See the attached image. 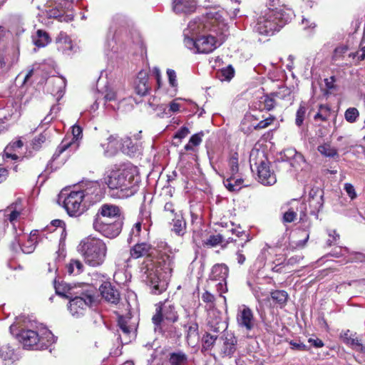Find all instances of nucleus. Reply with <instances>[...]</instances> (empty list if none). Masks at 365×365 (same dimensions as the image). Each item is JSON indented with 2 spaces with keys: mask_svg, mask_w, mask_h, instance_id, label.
I'll use <instances>...</instances> for the list:
<instances>
[{
  "mask_svg": "<svg viewBox=\"0 0 365 365\" xmlns=\"http://www.w3.org/2000/svg\"><path fill=\"white\" fill-rule=\"evenodd\" d=\"M25 237H26V235L23 231L18 232L14 228V238L9 244V250L12 256L14 257L21 252V242L25 240Z\"/></svg>",
  "mask_w": 365,
  "mask_h": 365,
  "instance_id": "a878e982",
  "label": "nucleus"
},
{
  "mask_svg": "<svg viewBox=\"0 0 365 365\" xmlns=\"http://www.w3.org/2000/svg\"><path fill=\"white\" fill-rule=\"evenodd\" d=\"M173 10L176 13H192L196 9V0H173Z\"/></svg>",
  "mask_w": 365,
  "mask_h": 365,
  "instance_id": "393cba45",
  "label": "nucleus"
},
{
  "mask_svg": "<svg viewBox=\"0 0 365 365\" xmlns=\"http://www.w3.org/2000/svg\"><path fill=\"white\" fill-rule=\"evenodd\" d=\"M155 312L152 317L155 329L163 331V323L167 322L174 324L179 320V314L173 300L166 299L155 304Z\"/></svg>",
  "mask_w": 365,
  "mask_h": 365,
  "instance_id": "0eeeda50",
  "label": "nucleus"
},
{
  "mask_svg": "<svg viewBox=\"0 0 365 365\" xmlns=\"http://www.w3.org/2000/svg\"><path fill=\"white\" fill-rule=\"evenodd\" d=\"M83 130L81 126L74 125L72 127L73 138L71 140L68 141L63 139L57 147L53 155V160H56L63 153L68 151V154L75 152L79 147L78 139L82 136Z\"/></svg>",
  "mask_w": 365,
  "mask_h": 365,
  "instance_id": "4468645a",
  "label": "nucleus"
},
{
  "mask_svg": "<svg viewBox=\"0 0 365 365\" xmlns=\"http://www.w3.org/2000/svg\"><path fill=\"white\" fill-rule=\"evenodd\" d=\"M190 133L189 129L185 127H181L175 134L174 138H178L180 140L184 138H185Z\"/></svg>",
  "mask_w": 365,
  "mask_h": 365,
  "instance_id": "774afa93",
  "label": "nucleus"
},
{
  "mask_svg": "<svg viewBox=\"0 0 365 365\" xmlns=\"http://www.w3.org/2000/svg\"><path fill=\"white\" fill-rule=\"evenodd\" d=\"M186 43L187 46L195 47L197 52L200 53H211L217 47L216 38L212 34L200 35L195 39L188 38Z\"/></svg>",
  "mask_w": 365,
  "mask_h": 365,
  "instance_id": "f8f14e48",
  "label": "nucleus"
},
{
  "mask_svg": "<svg viewBox=\"0 0 365 365\" xmlns=\"http://www.w3.org/2000/svg\"><path fill=\"white\" fill-rule=\"evenodd\" d=\"M47 78L48 73L45 71L43 67L38 63H36L34 81H38V82L44 81L47 79Z\"/></svg>",
  "mask_w": 365,
  "mask_h": 365,
  "instance_id": "37998d69",
  "label": "nucleus"
},
{
  "mask_svg": "<svg viewBox=\"0 0 365 365\" xmlns=\"http://www.w3.org/2000/svg\"><path fill=\"white\" fill-rule=\"evenodd\" d=\"M166 359L170 365H187L188 364L187 354L180 349L168 352Z\"/></svg>",
  "mask_w": 365,
  "mask_h": 365,
  "instance_id": "b1692460",
  "label": "nucleus"
},
{
  "mask_svg": "<svg viewBox=\"0 0 365 365\" xmlns=\"http://www.w3.org/2000/svg\"><path fill=\"white\" fill-rule=\"evenodd\" d=\"M237 322L240 327L245 329L247 331L252 330L255 326V320L251 309L245 306L242 310L239 311Z\"/></svg>",
  "mask_w": 365,
  "mask_h": 365,
  "instance_id": "4be33fe9",
  "label": "nucleus"
},
{
  "mask_svg": "<svg viewBox=\"0 0 365 365\" xmlns=\"http://www.w3.org/2000/svg\"><path fill=\"white\" fill-rule=\"evenodd\" d=\"M103 217L113 220H125L122 208L111 203L103 204L98 210L93 220H98L100 218V220L104 221L106 219Z\"/></svg>",
  "mask_w": 365,
  "mask_h": 365,
  "instance_id": "2eb2a0df",
  "label": "nucleus"
},
{
  "mask_svg": "<svg viewBox=\"0 0 365 365\" xmlns=\"http://www.w3.org/2000/svg\"><path fill=\"white\" fill-rule=\"evenodd\" d=\"M167 74L168 77V81L172 87H176L178 86L176 79V73L174 70L168 68L167 70Z\"/></svg>",
  "mask_w": 365,
  "mask_h": 365,
  "instance_id": "69168bd1",
  "label": "nucleus"
},
{
  "mask_svg": "<svg viewBox=\"0 0 365 365\" xmlns=\"http://www.w3.org/2000/svg\"><path fill=\"white\" fill-rule=\"evenodd\" d=\"M276 118L272 115H269V117L266 118L264 120H260L255 126V130H261L267 128L270 125H272L274 121L275 120Z\"/></svg>",
  "mask_w": 365,
  "mask_h": 365,
  "instance_id": "603ef678",
  "label": "nucleus"
},
{
  "mask_svg": "<svg viewBox=\"0 0 365 365\" xmlns=\"http://www.w3.org/2000/svg\"><path fill=\"white\" fill-rule=\"evenodd\" d=\"M204 135V133L202 131L201 132H199L197 133H195L194 135H192L190 140H189V142L194 146H197L199 145L201 142H202V137Z\"/></svg>",
  "mask_w": 365,
  "mask_h": 365,
  "instance_id": "0e129e2a",
  "label": "nucleus"
},
{
  "mask_svg": "<svg viewBox=\"0 0 365 365\" xmlns=\"http://www.w3.org/2000/svg\"><path fill=\"white\" fill-rule=\"evenodd\" d=\"M130 258H145L165 273L173 271V257L166 244L161 243L155 247L145 241L138 242L130 248Z\"/></svg>",
  "mask_w": 365,
  "mask_h": 365,
  "instance_id": "f257e3e1",
  "label": "nucleus"
},
{
  "mask_svg": "<svg viewBox=\"0 0 365 365\" xmlns=\"http://www.w3.org/2000/svg\"><path fill=\"white\" fill-rule=\"evenodd\" d=\"M329 238L327 241V244L328 246L335 245L339 240V235L337 234L335 230L329 231Z\"/></svg>",
  "mask_w": 365,
  "mask_h": 365,
  "instance_id": "e2e57ef3",
  "label": "nucleus"
},
{
  "mask_svg": "<svg viewBox=\"0 0 365 365\" xmlns=\"http://www.w3.org/2000/svg\"><path fill=\"white\" fill-rule=\"evenodd\" d=\"M347 344L352 346L356 350L365 352V346H364L358 338L351 337L348 339Z\"/></svg>",
  "mask_w": 365,
  "mask_h": 365,
  "instance_id": "6e6d98bb",
  "label": "nucleus"
},
{
  "mask_svg": "<svg viewBox=\"0 0 365 365\" xmlns=\"http://www.w3.org/2000/svg\"><path fill=\"white\" fill-rule=\"evenodd\" d=\"M293 95L286 86L279 87L278 90L265 93L259 98L258 109L260 111H270L277 106H287L293 103Z\"/></svg>",
  "mask_w": 365,
  "mask_h": 365,
  "instance_id": "423d86ee",
  "label": "nucleus"
},
{
  "mask_svg": "<svg viewBox=\"0 0 365 365\" xmlns=\"http://www.w3.org/2000/svg\"><path fill=\"white\" fill-rule=\"evenodd\" d=\"M125 220H113L110 223L100 220H93V229L103 237L113 239L118 237L122 232Z\"/></svg>",
  "mask_w": 365,
  "mask_h": 365,
  "instance_id": "9b49d317",
  "label": "nucleus"
},
{
  "mask_svg": "<svg viewBox=\"0 0 365 365\" xmlns=\"http://www.w3.org/2000/svg\"><path fill=\"white\" fill-rule=\"evenodd\" d=\"M19 55L14 48H6L0 52V74L6 73L18 61Z\"/></svg>",
  "mask_w": 365,
  "mask_h": 365,
  "instance_id": "f3484780",
  "label": "nucleus"
},
{
  "mask_svg": "<svg viewBox=\"0 0 365 365\" xmlns=\"http://www.w3.org/2000/svg\"><path fill=\"white\" fill-rule=\"evenodd\" d=\"M219 73L222 78V80L229 81L235 76V69L231 65H229L227 67L222 68Z\"/></svg>",
  "mask_w": 365,
  "mask_h": 365,
  "instance_id": "de8ad7c7",
  "label": "nucleus"
},
{
  "mask_svg": "<svg viewBox=\"0 0 365 365\" xmlns=\"http://www.w3.org/2000/svg\"><path fill=\"white\" fill-rule=\"evenodd\" d=\"M359 116V112L356 108H349L344 113V118L349 123H354Z\"/></svg>",
  "mask_w": 365,
  "mask_h": 365,
  "instance_id": "a18cd8bd",
  "label": "nucleus"
},
{
  "mask_svg": "<svg viewBox=\"0 0 365 365\" xmlns=\"http://www.w3.org/2000/svg\"><path fill=\"white\" fill-rule=\"evenodd\" d=\"M236 175H232L223 180L225 187L230 192H238L243 187L247 185H244V180L242 178H236Z\"/></svg>",
  "mask_w": 365,
  "mask_h": 365,
  "instance_id": "bb28decb",
  "label": "nucleus"
},
{
  "mask_svg": "<svg viewBox=\"0 0 365 365\" xmlns=\"http://www.w3.org/2000/svg\"><path fill=\"white\" fill-rule=\"evenodd\" d=\"M135 175L131 169L112 170L104 178V182L113 191L112 195L119 199L133 196L136 192Z\"/></svg>",
  "mask_w": 365,
  "mask_h": 365,
  "instance_id": "f03ea898",
  "label": "nucleus"
},
{
  "mask_svg": "<svg viewBox=\"0 0 365 365\" xmlns=\"http://www.w3.org/2000/svg\"><path fill=\"white\" fill-rule=\"evenodd\" d=\"M228 164L231 174H237L239 172V154L237 152H234L231 154L228 160Z\"/></svg>",
  "mask_w": 365,
  "mask_h": 365,
  "instance_id": "ea45409f",
  "label": "nucleus"
},
{
  "mask_svg": "<svg viewBox=\"0 0 365 365\" xmlns=\"http://www.w3.org/2000/svg\"><path fill=\"white\" fill-rule=\"evenodd\" d=\"M348 48L346 46H340L335 48L334 55H333V59L335 61L341 59L344 54L347 51Z\"/></svg>",
  "mask_w": 365,
  "mask_h": 365,
  "instance_id": "052dcab7",
  "label": "nucleus"
},
{
  "mask_svg": "<svg viewBox=\"0 0 365 365\" xmlns=\"http://www.w3.org/2000/svg\"><path fill=\"white\" fill-rule=\"evenodd\" d=\"M164 212L166 213L167 216L170 218H174L175 216H178L179 215L175 212V205L172 202H168L165 204L164 206Z\"/></svg>",
  "mask_w": 365,
  "mask_h": 365,
  "instance_id": "5fc2aeb1",
  "label": "nucleus"
},
{
  "mask_svg": "<svg viewBox=\"0 0 365 365\" xmlns=\"http://www.w3.org/2000/svg\"><path fill=\"white\" fill-rule=\"evenodd\" d=\"M142 230V222H138L134 224L130 233V237L128 238V242L130 244L133 241V237H139Z\"/></svg>",
  "mask_w": 365,
  "mask_h": 365,
  "instance_id": "09e8293b",
  "label": "nucleus"
},
{
  "mask_svg": "<svg viewBox=\"0 0 365 365\" xmlns=\"http://www.w3.org/2000/svg\"><path fill=\"white\" fill-rule=\"evenodd\" d=\"M216 19H206L205 22L200 23L198 25L199 30L212 31L217 33L219 29V24H215Z\"/></svg>",
  "mask_w": 365,
  "mask_h": 365,
  "instance_id": "58836bf2",
  "label": "nucleus"
},
{
  "mask_svg": "<svg viewBox=\"0 0 365 365\" xmlns=\"http://www.w3.org/2000/svg\"><path fill=\"white\" fill-rule=\"evenodd\" d=\"M118 326L125 335H129L130 333V328L128 325V322L126 319L123 315H119L118 317Z\"/></svg>",
  "mask_w": 365,
  "mask_h": 365,
  "instance_id": "3c124183",
  "label": "nucleus"
},
{
  "mask_svg": "<svg viewBox=\"0 0 365 365\" xmlns=\"http://www.w3.org/2000/svg\"><path fill=\"white\" fill-rule=\"evenodd\" d=\"M78 252L87 265L97 267L104 264L108 247L102 239L88 236L81 241Z\"/></svg>",
  "mask_w": 365,
  "mask_h": 365,
  "instance_id": "7ed1b4c3",
  "label": "nucleus"
},
{
  "mask_svg": "<svg viewBox=\"0 0 365 365\" xmlns=\"http://www.w3.org/2000/svg\"><path fill=\"white\" fill-rule=\"evenodd\" d=\"M330 109L328 106L320 105L318 113L314 115L315 120H321L325 121L329 116Z\"/></svg>",
  "mask_w": 365,
  "mask_h": 365,
  "instance_id": "49530a36",
  "label": "nucleus"
},
{
  "mask_svg": "<svg viewBox=\"0 0 365 365\" xmlns=\"http://www.w3.org/2000/svg\"><path fill=\"white\" fill-rule=\"evenodd\" d=\"M53 334L44 329L41 334L31 329H22L18 334V339L24 347L36 350L48 349L54 341Z\"/></svg>",
  "mask_w": 365,
  "mask_h": 365,
  "instance_id": "39448f33",
  "label": "nucleus"
},
{
  "mask_svg": "<svg viewBox=\"0 0 365 365\" xmlns=\"http://www.w3.org/2000/svg\"><path fill=\"white\" fill-rule=\"evenodd\" d=\"M288 21L289 17H281L273 11H267L258 18L255 30L260 35L271 36L279 31Z\"/></svg>",
  "mask_w": 365,
  "mask_h": 365,
  "instance_id": "1a4fd4ad",
  "label": "nucleus"
},
{
  "mask_svg": "<svg viewBox=\"0 0 365 365\" xmlns=\"http://www.w3.org/2000/svg\"><path fill=\"white\" fill-rule=\"evenodd\" d=\"M218 339L217 336L206 332L202 338V349L205 350L210 349L214 346L215 341H218Z\"/></svg>",
  "mask_w": 365,
  "mask_h": 365,
  "instance_id": "4c0bfd02",
  "label": "nucleus"
},
{
  "mask_svg": "<svg viewBox=\"0 0 365 365\" xmlns=\"http://www.w3.org/2000/svg\"><path fill=\"white\" fill-rule=\"evenodd\" d=\"M250 164L252 171H256L259 182L264 185H271L276 182V175L270 169V163L263 151L252 150L250 155Z\"/></svg>",
  "mask_w": 365,
  "mask_h": 365,
  "instance_id": "20e7f679",
  "label": "nucleus"
},
{
  "mask_svg": "<svg viewBox=\"0 0 365 365\" xmlns=\"http://www.w3.org/2000/svg\"><path fill=\"white\" fill-rule=\"evenodd\" d=\"M83 194V198L86 203H96L103 198V194L100 185L96 182H90L86 185V187L78 190Z\"/></svg>",
  "mask_w": 365,
  "mask_h": 365,
  "instance_id": "a211bd4d",
  "label": "nucleus"
},
{
  "mask_svg": "<svg viewBox=\"0 0 365 365\" xmlns=\"http://www.w3.org/2000/svg\"><path fill=\"white\" fill-rule=\"evenodd\" d=\"M173 229L172 230L178 236H183L185 233L186 223L183 217L180 215L172 219Z\"/></svg>",
  "mask_w": 365,
  "mask_h": 365,
  "instance_id": "2f4dec72",
  "label": "nucleus"
},
{
  "mask_svg": "<svg viewBox=\"0 0 365 365\" xmlns=\"http://www.w3.org/2000/svg\"><path fill=\"white\" fill-rule=\"evenodd\" d=\"M64 14L65 10L62 6H59L53 7L47 11V15L49 19H57L60 21H62L61 18L63 17Z\"/></svg>",
  "mask_w": 365,
  "mask_h": 365,
  "instance_id": "79ce46f5",
  "label": "nucleus"
},
{
  "mask_svg": "<svg viewBox=\"0 0 365 365\" xmlns=\"http://www.w3.org/2000/svg\"><path fill=\"white\" fill-rule=\"evenodd\" d=\"M10 171L8 168L0 165V184L6 182L9 177Z\"/></svg>",
  "mask_w": 365,
  "mask_h": 365,
  "instance_id": "338daca9",
  "label": "nucleus"
},
{
  "mask_svg": "<svg viewBox=\"0 0 365 365\" xmlns=\"http://www.w3.org/2000/svg\"><path fill=\"white\" fill-rule=\"evenodd\" d=\"M146 280L153 294L159 295L168 288V282L160 279L156 271L153 269H148Z\"/></svg>",
  "mask_w": 365,
  "mask_h": 365,
  "instance_id": "aec40b11",
  "label": "nucleus"
},
{
  "mask_svg": "<svg viewBox=\"0 0 365 365\" xmlns=\"http://www.w3.org/2000/svg\"><path fill=\"white\" fill-rule=\"evenodd\" d=\"M39 241H41V237L38 230H31L29 235H26V237L21 242V252L24 254L32 253Z\"/></svg>",
  "mask_w": 365,
  "mask_h": 365,
  "instance_id": "5701e85b",
  "label": "nucleus"
},
{
  "mask_svg": "<svg viewBox=\"0 0 365 365\" xmlns=\"http://www.w3.org/2000/svg\"><path fill=\"white\" fill-rule=\"evenodd\" d=\"M296 218V213L292 208L289 209L284 212L282 217L283 223H289L294 221Z\"/></svg>",
  "mask_w": 365,
  "mask_h": 365,
  "instance_id": "bf43d9fd",
  "label": "nucleus"
},
{
  "mask_svg": "<svg viewBox=\"0 0 365 365\" xmlns=\"http://www.w3.org/2000/svg\"><path fill=\"white\" fill-rule=\"evenodd\" d=\"M24 146V142L21 139H17L10 142L4 148V150L9 152H16L18 150L21 149Z\"/></svg>",
  "mask_w": 365,
  "mask_h": 365,
  "instance_id": "8fccbe9b",
  "label": "nucleus"
},
{
  "mask_svg": "<svg viewBox=\"0 0 365 365\" xmlns=\"http://www.w3.org/2000/svg\"><path fill=\"white\" fill-rule=\"evenodd\" d=\"M63 207L71 217H78L88 210L83 194L78 190H72L67 195L63 200Z\"/></svg>",
  "mask_w": 365,
  "mask_h": 365,
  "instance_id": "9d476101",
  "label": "nucleus"
},
{
  "mask_svg": "<svg viewBox=\"0 0 365 365\" xmlns=\"http://www.w3.org/2000/svg\"><path fill=\"white\" fill-rule=\"evenodd\" d=\"M268 11H273L281 17H289L284 11V5L281 0H268Z\"/></svg>",
  "mask_w": 365,
  "mask_h": 365,
  "instance_id": "473e14b6",
  "label": "nucleus"
},
{
  "mask_svg": "<svg viewBox=\"0 0 365 365\" xmlns=\"http://www.w3.org/2000/svg\"><path fill=\"white\" fill-rule=\"evenodd\" d=\"M77 294L75 293L69 299L68 309L73 317H79L85 314L88 307L98 303V297L93 290H86Z\"/></svg>",
  "mask_w": 365,
  "mask_h": 365,
  "instance_id": "6e6552de",
  "label": "nucleus"
},
{
  "mask_svg": "<svg viewBox=\"0 0 365 365\" xmlns=\"http://www.w3.org/2000/svg\"><path fill=\"white\" fill-rule=\"evenodd\" d=\"M130 144H132L130 138H128L126 140H125L122 144L123 152L127 153L128 155L133 153L135 151V148L132 145L130 148Z\"/></svg>",
  "mask_w": 365,
  "mask_h": 365,
  "instance_id": "680f3d73",
  "label": "nucleus"
},
{
  "mask_svg": "<svg viewBox=\"0 0 365 365\" xmlns=\"http://www.w3.org/2000/svg\"><path fill=\"white\" fill-rule=\"evenodd\" d=\"M135 92L139 96H145L151 91L149 75L146 71L141 70L137 75L134 83Z\"/></svg>",
  "mask_w": 365,
  "mask_h": 365,
  "instance_id": "412c9836",
  "label": "nucleus"
},
{
  "mask_svg": "<svg viewBox=\"0 0 365 365\" xmlns=\"http://www.w3.org/2000/svg\"><path fill=\"white\" fill-rule=\"evenodd\" d=\"M24 207L23 205V200L21 198L16 200L14 202L11 204L8 207L7 210L18 211L19 213H23Z\"/></svg>",
  "mask_w": 365,
  "mask_h": 365,
  "instance_id": "4d7b16f0",
  "label": "nucleus"
},
{
  "mask_svg": "<svg viewBox=\"0 0 365 365\" xmlns=\"http://www.w3.org/2000/svg\"><path fill=\"white\" fill-rule=\"evenodd\" d=\"M269 299L274 305L282 307L287 302L288 294L284 290H274L271 292Z\"/></svg>",
  "mask_w": 365,
  "mask_h": 365,
  "instance_id": "c85d7f7f",
  "label": "nucleus"
},
{
  "mask_svg": "<svg viewBox=\"0 0 365 365\" xmlns=\"http://www.w3.org/2000/svg\"><path fill=\"white\" fill-rule=\"evenodd\" d=\"M51 41L49 34L42 29L37 30L36 36L33 38L34 44L38 48L45 47Z\"/></svg>",
  "mask_w": 365,
  "mask_h": 365,
  "instance_id": "c756f323",
  "label": "nucleus"
},
{
  "mask_svg": "<svg viewBox=\"0 0 365 365\" xmlns=\"http://www.w3.org/2000/svg\"><path fill=\"white\" fill-rule=\"evenodd\" d=\"M229 274V268L224 263L215 264L212 266L209 279L212 281H219L217 289L221 290V293L224 292L223 287H226V279Z\"/></svg>",
  "mask_w": 365,
  "mask_h": 365,
  "instance_id": "6ab92c4d",
  "label": "nucleus"
},
{
  "mask_svg": "<svg viewBox=\"0 0 365 365\" xmlns=\"http://www.w3.org/2000/svg\"><path fill=\"white\" fill-rule=\"evenodd\" d=\"M54 288L56 293L66 299H69L75 294L73 292L72 287L66 282H59L56 280L54 281Z\"/></svg>",
  "mask_w": 365,
  "mask_h": 365,
  "instance_id": "cd10ccee",
  "label": "nucleus"
},
{
  "mask_svg": "<svg viewBox=\"0 0 365 365\" xmlns=\"http://www.w3.org/2000/svg\"><path fill=\"white\" fill-rule=\"evenodd\" d=\"M296 156L297 150L295 148H287L284 150L282 158L284 161L288 162L291 167H294Z\"/></svg>",
  "mask_w": 365,
  "mask_h": 365,
  "instance_id": "a19ab883",
  "label": "nucleus"
},
{
  "mask_svg": "<svg viewBox=\"0 0 365 365\" xmlns=\"http://www.w3.org/2000/svg\"><path fill=\"white\" fill-rule=\"evenodd\" d=\"M318 151L324 156L334 158L338 155L337 150L330 143H324L318 147Z\"/></svg>",
  "mask_w": 365,
  "mask_h": 365,
  "instance_id": "e433bc0d",
  "label": "nucleus"
},
{
  "mask_svg": "<svg viewBox=\"0 0 365 365\" xmlns=\"http://www.w3.org/2000/svg\"><path fill=\"white\" fill-rule=\"evenodd\" d=\"M2 158L4 160L6 159H11L15 161V163H21L24 161V160L26 158V156H19L16 152H9V151H5L4 150Z\"/></svg>",
  "mask_w": 365,
  "mask_h": 365,
  "instance_id": "864d4df0",
  "label": "nucleus"
},
{
  "mask_svg": "<svg viewBox=\"0 0 365 365\" xmlns=\"http://www.w3.org/2000/svg\"><path fill=\"white\" fill-rule=\"evenodd\" d=\"M46 136L43 133L35 136L31 140V148L34 150H39L42 148V145L46 142Z\"/></svg>",
  "mask_w": 365,
  "mask_h": 365,
  "instance_id": "c03bdc74",
  "label": "nucleus"
},
{
  "mask_svg": "<svg viewBox=\"0 0 365 365\" xmlns=\"http://www.w3.org/2000/svg\"><path fill=\"white\" fill-rule=\"evenodd\" d=\"M225 241V236L220 233L210 235L205 240L202 241V245L207 247H215L221 245Z\"/></svg>",
  "mask_w": 365,
  "mask_h": 365,
  "instance_id": "72a5a7b5",
  "label": "nucleus"
},
{
  "mask_svg": "<svg viewBox=\"0 0 365 365\" xmlns=\"http://www.w3.org/2000/svg\"><path fill=\"white\" fill-rule=\"evenodd\" d=\"M323 192L319 187H312L309 192V200L310 203H313L315 207L322 205Z\"/></svg>",
  "mask_w": 365,
  "mask_h": 365,
  "instance_id": "f704fd0d",
  "label": "nucleus"
},
{
  "mask_svg": "<svg viewBox=\"0 0 365 365\" xmlns=\"http://www.w3.org/2000/svg\"><path fill=\"white\" fill-rule=\"evenodd\" d=\"M202 301L209 305V307H213L215 306V297L208 291H205L202 294Z\"/></svg>",
  "mask_w": 365,
  "mask_h": 365,
  "instance_id": "13d9d810",
  "label": "nucleus"
},
{
  "mask_svg": "<svg viewBox=\"0 0 365 365\" xmlns=\"http://www.w3.org/2000/svg\"><path fill=\"white\" fill-rule=\"evenodd\" d=\"M101 297L108 304L112 305H118L120 300L121 296L120 291L110 282H103L98 288Z\"/></svg>",
  "mask_w": 365,
  "mask_h": 365,
  "instance_id": "dca6fc26",
  "label": "nucleus"
},
{
  "mask_svg": "<svg viewBox=\"0 0 365 365\" xmlns=\"http://www.w3.org/2000/svg\"><path fill=\"white\" fill-rule=\"evenodd\" d=\"M217 346L221 358H232L237 349V339L232 333H225L219 338Z\"/></svg>",
  "mask_w": 365,
  "mask_h": 365,
  "instance_id": "ddd939ff",
  "label": "nucleus"
},
{
  "mask_svg": "<svg viewBox=\"0 0 365 365\" xmlns=\"http://www.w3.org/2000/svg\"><path fill=\"white\" fill-rule=\"evenodd\" d=\"M185 327H187L186 334V339L187 342L192 339H199V326L196 322H191L188 323L187 325L185 326Z\"/></svg>",
  "mask_w": 365,
  "mask_h": 365,
  "instance_id": "c9c22d12",
  "label": "nucleus"
},
{
  "mask_svg": "<svg viewBox=\"0 0 365 365\" xmlns=\"http://www.w3.org/2000/svg\"><path fill=\"white\" fill-rule=\"evenodd\" d=\"M69 275H78L84 270V266L80 259H71L66 266Z\"/></svg>",
  "mask_w": 365,
  "mask_h": 365,
  "instance_id": "7c9ffc66",
  "label": "nucleus"
}]
</instances>
